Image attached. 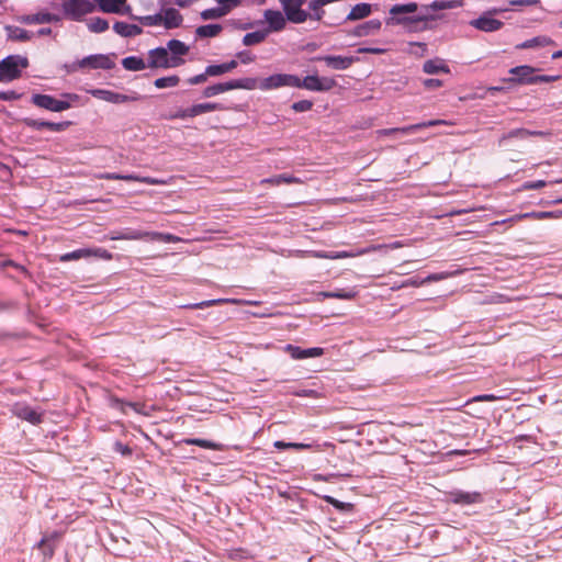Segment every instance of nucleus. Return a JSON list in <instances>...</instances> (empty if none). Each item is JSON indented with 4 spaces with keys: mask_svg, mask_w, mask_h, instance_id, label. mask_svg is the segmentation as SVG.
Returning a JSON list of instances; mask_svg holds the SVG:
<instances>
[{
    "mask_svg": "<svg viewBox=\"0 0 562 562\" xmlns=\"http://www.w3.org/2000/svg\"><path fill=\"white\" fill-rule=\"evenodd\" d=\"M423 71L428 75H435L439 72L449 74L450 68L443 59L435 58L428 59L424 63Z\"/></svg>",
    "mask_w": 562,
    "mask_h": 562,
    "instance_id": "a878e982",
    "label": "nucleus"
},
{
    "mask_svg": "<svg viewBox=\"0 0 562 562\" xmlns=\"http://www.w3.org/2000/svg\"><path fill=\"white\" fill-rule=\"evenodd\" d=\"M510 74L516 76L515 79H512L513 81H518L520 83H537V79H533L535 69L530 66L525 65L512 68Z\"/></svg>",
    "mask_w": 562,
    "mask_h": 562,
    "instance_id": "4be33fe9",
    "label": "nucleus"
},
{
    "mask_svg": "<svg viewBox=\"0 0 562 562\" xmlns=\"http://www.w3.org/2000/svg\"><path fill=\"white\" fill-rule=\"evenodd\" d=\"M100 11L104 13L128 14L131 7L126 4V0H101L98 3Z\"/></svg>",
    "mask_w": 562,
    "mask_h": 562,
    "instance_id": "6ab92c4d",
    "label": "nucleus"
},
{
    "mask_svg": "<svg viewBox=\"0 0 562 562\" xmlns=\"http://www.w3.org/2000/svg\"><path fill=\"white\" fill-rule=\"evenodd\" d=\"M313 106V103L308 100H301V101H297V102H294L292 104V109L295 111V112H306V111H310Z\"/></svg>",
    "mask_w": 562,
    "mask_h": 562,
    "instance_id": "4d7b16f0",
    "label": "nucleus"
},
{
    "mask_svg": "<svg viewBox=\"0 0 562 562\" xmlns=\"http://www.w3.org/2000/svg\"><path fill=\"white\" fill-rule=\"evenodd\" d=\"M547 184L544 180L527 181L521 186L522 190H537L541 189Z\"/></svg>",
    "mask_w": 562,
    "mask_h": 562,
    "instance_id": "052dcab7",
    "label": "nucleus"
},
{
    "mask_svg": "<svg viewBox=\"0 0 562 562\" xmlns=\"http://www.w3.org/2000/svg\"><path fill=\"white\" fill-rule=\"evenodd\" d=\"M5 31H7L8 37L12 41L24 42V41H29L32 38V35L30 34L29 31H26L25 29L19 27V26L10 25V26L5 27Z\"/></svg>",
    "mask_w": 562,
    "mask_h": 562,
    "instance_id": "473e14b6",
    "label": "nucleus"
},
{
    "mask_svg": "<svg viewBox=\"0 0 562 562\" xmlns=\"http://www.w3.org/2000/svg\"><path fill=\"white\" fill-rule=\"evenodd\" d=\"M551 44H553V41L550 37L537 36L518 44L516 47L518 49H527L533 47H542Z\"/></svg>",
    "mask_w": 562,
    "mask_h": 562,
    "instance_id": "2f4dec72",
    "label": "nucleus"
},
{
    "mask_svg": "<svg viewBox=\"0 0 562 562\" xmlns=\"http://www.w3.org/2000/svg\"><path fill=\"white\" fill-rule=\"evenodd\" d=\"M92 257L91 248H81L77 249L67 254H64L60 257L61 261H71V260H79L82 258H89Z\"/></svg>",
    "mask_w": 562,
    "mask_h": 562,
    "instance_id": "58836bf2",
    "label": "nucleus"
},
{
    "mask_svg": "<svg viewBox=\"0 0 562 562\" xmlns=\"http://www.w3.org/2000/svg\"><path fill=\"white\" fill-rule=\"evenodd\" d=\"M382 247L383 246H369L366 248L357 249L355 251H304V254L321 259H344L359 257L374 251H380Z\"/></svg>",
    "mask_w": 562,
    "mask_h": 562,
    "instance_id": "f8f14e48",
    "label": "nucleus"
},
{
    "mask_svg": "<svg viewBox=\"0 0 562 562\" xmlns=\"http://www.w3.org/2000/svg\"><path fill=\"white\" fill-rule=\"evenodd\" d=\"M133 409L134 412L143 415H148V413L145 411V405L138 404V403H125L122 404L121 409L123 413H127V409Z\"/></svg>",
    "mask_w": 562,
    "mask_h": 562,
    "instance_id": "6e6d98bb",
    "label": "nucleus"
},
{
    "mask_svg": "<svg viewBox=\"0 0 562 562\" xmlns=\"http://www.w3.org/2000/svg\"><path fill=\"white\" fill-rule=\"evenodd\" d=\"M456 272H441V273H432L429 274L427 278L424 279L425 283L427 282H436L440 281L450 277H453Z\"/></svg>",
    "mask_w": 562,
    "mask_h": 562,
    "instance_id": "bf43d9fd",
    "label": "nucleus"
},
{
    "mask_svg": "<svg viewBox=\"0 0 562 562\" xmlns=\"http://www.w3.org/2000/svg\"><path fill=\"white\" fill-rule=\"evenodd\" d=\"M257 88V79L256 78H241L235 79L227 82L215 83L206 87L203 90V95L205 98H211L221 93H224L229 90L235 89H245V90H255Z\"/></svg>",
    "mask_w": 562,
    "mask_h": 562,
    "instance_id": "7ed1b4c3",
    "label": "nucleus"
},
{
    "mask_svg": "<svg viewBox=\"0 0 562 562\" xmlns=\"http://www.w3.org/2000/svg\"><path fill=\"white\" fill-rule=\"evenodd\" d=\"M142 24L147 26H156V25H162V14L157 13L154 15H146L138 18Z\"/></svg>",
    "mask_w": 562,
    "mask_h": 562,
    "instance_id": "3c124183",
    "label": "nucleus"
},
{
    "mask_svg": "<svg viewBox=\"0 0 562 562\" xmlns=\"http://www.w3.org/2000/svg\"><path fill=\"white\" fill-rule=\"evenodd\" d=\"M113 30L116 34L123 37H132L139 35L142 33V29L136 24H128L125 22H116L113 25Z\"/></svg>",
    "mask_w": 562,
    "mask_h": 562,
    "instance_id": "cd10ccee",
    "label": "nucleus"
},
{
    "mask_svg": "<svg viewBox=\"0 0 562 562\" xmlns=\"http://www.w3.org/2000/svg\"><path fill=\"white\" fill-rule=\"evenodd\" d=\"M225 15H226L225 11L221 8L220 4L216 8L206 9V10H203L200 13L201 19L204 20V21L217 20V19H221V18H223Z\"/></svg>",
    "mask_w": 562,
    "mask_h": 562,
    "instance_id": "a18cd8bd",
    "label": "nucleus"
},
{
    "mask_svg": "<svg viewBox=\"0 0 562 562\" xmlns=\"http://www.w3.org/2000/svg\"><path fill=\"white\" fill-rule=\"evenodd\" d=\"M228 302L234 303L235 300H229V299L207 300V301H202L200 303L183 305L182 307H184V308H205V307L218 305L222 303H228Z\"/></svg>",
    "mask_w": 562,
    "mask_h": 562,
    "instance_id": "c03bdc74",
    "label": "nucleus"
},
{
    "mask_svg": "<svg viewBox=\"0 0 562 562\" xmlns=\"http://www.w3.org/2000/svg\"><path fill=\"white\" fill-rule=\"evenodd\" d=\"M267 36H268V32H265V31H256V32L247 33L243 37V44L245 46L256 45V44L263 42Z\"/></svg>",
    "mask_w": 562,
    "mask_h": 562,
    "instance_id": "e433bc0d",
    "label": "nucleus"
},
{
    "mask_svg": "<svg viewBox=\"0 0 562 562\" xmlns=\"http://www.w3.org/2000/svg\"><path fill=\"white\" fill-rule=\"evenodd\" d=\"M263 19L265 22L268 24V29L265 30V32H268V34L270 32L283 31L285 29L286 21H289L284 12L272 9L265 10Z\"/></svg>",
    "mask_w": 562,
    "mask_h": 562,
    "instance_id": "4468645a",
    "label": "nucleus"
},
{
    "mask_svg": "<svg viewBox=\"0 0 562 562\" xmlns=\"http://www.w3.org/2000/svg\"><path fill=\"white\" fill-rule=\"evenodd\" d=\"M223 109H224V106L220 103L207 102V103H199V104L192 105L191 112L193 113L194 116H198V115H201V114H204L207 112L218 111V110H223Z\"/></svg>",
    "mask_w": 562,
    "mask_h": 562,
    "instance_id": "f704fd0d",
    "label": "nucleus"
},
{
    "mask_svg": "<svg viewBox=\"0 0 562 562\" xmlns=\"http://www.w3.org/2000/svg\"><path fill=\"white\" fill-rule=\"evenodd\" d=\"M19 98H20V94L13 90L0 91L1 100L9 101V100H16Z\"/></svg>",
    "mask_w": 562,
    "mask_h": 562,
    "instance_id": "774afa93",
    "label": "nucleus"
},
{
    "mask_svg": "<svg viewBox=\"0 0 562 562\" xmlns=\"http://www.w3.org/2000/svg\"><path fill=\"white\" fill-rule=\"evenodd\" d=\"M87 27L92 33H102L109 29V23L102 18H91L87 21Z\"/></svg>",
    "mask_w": 562,
    "mask_h": 562,
    "instance_id": "c9c22d12",
    "label": "nucleus"
},
{
    "mask_svg": "<svg viewBox=\"0 0 562 562\" xmlns=\"http://www.w3.org/2000/svg\"><path fill=\"white\" fill-rule=\"evenodd\" d=\"M299 85V77L290 74H274L262 80L257 79V88L262 91L274 90L282 87H293Z\"/></svg>",
    "mask_w": 562,
    "mask_h": 562,
    "instance_id": "0eeeda50",
    "label": "nucleus"
},
{
    "mask_svg": "<svg viewBox=\"0 0 562 562\" xmlns=\"http://www.w3.org/2000/svg\"><path fill=\"white\" fill-rule=\"evenodd\" d=\"M179 81H180L179 77L173 75V76L157 78L155 80L154 85L158 89H165V88L176 87L179 83Z\"/></svg>",
    "mask_w": 562,
    "mask_h": 562,
    "instance_id": "49530a36",
    "label": "nucleus"
},
{
    "mask_svg": "<svg viewBox=\"0 0 562 562\" xmlns=\"http://www.w3.org/2000/svg\"><path fill=\"white\" fill-rule=\"evenodd\" d=\"M372 12L371 4L358 3L353 5L347 15L348 21H357L369 16Z\"/></svg>",
    "mask_w": 562,
    "mask_h": 562,
    "instance_id": "c85d7f7f",
    "label": "nucleus"
},
{
    "mask_svg": "<svg viewBox=\"0 0 562 562\" xmlns=\"http://www.w3.org/2000/svg\"><path fill=\"white\" fill-rule=\"evenodd\" d=\"M171 119H188V117H194L193 113L191 112V106L187 109H180L175 114L170 116Z\"/></svg>",
    "mask_w": 562,
    "mask_h": 562,
    "instance_id": "0e129e2a",
    "label": "nucleus"
},
{
    "mask_svg": "<svg viewBox=\"0 0 562 562\" xmlns=\"http://www.w3.org/2000/svg\"><path fill=\"white\" fill-rule=\"evenodd\" d=\"M417 9H418V4L416 2H409V3H405V4H395L390 9V14H392L394 18L389 19L386 22L389 24L390 23L406 24V23H412V22H426V21L436 20L439 18V16L429 15V14L418 15L415 18H398L397 16L403 13H414L417 11Z\"/></svg>",
    "mask_w": 562,
    "mask_h": 562,
    "instance_id": "20e7f679",
    "label": "nucleus"
},
{
    "mask_svg": "<svg viewBox=\"0 0 562 562\" xmlns=\"http://www.w3.org/2000/svg\"><path fill=\"white\" fill-rule=\"evenodd\" d=\"M560 216L559 212H529L517 215L515 218L522 220V218H533V220H547V218H558Z\"/></svg>",
    "mask_w": 562,
    "mask_h": 562,
    "instance_id": "4c0bfd02",
    "label": "nucleus"
},
{
    "mask_svg": "<svg viewBox=\"0 0 562 562\" xmlns=\"http://www.w3.org/2000/svg\"><path fill=\"white\" fill-rule=\"evenodd\" d=\"M184 64L183 58L178 56H169L168 49L165 47H157L148 52V67L149 68H176Z\"/></svg>",
    "mask_w": 562,
    "mask_h": 562,
    "instance_id": "423d86ee",
    "label": "nucleus"
},
{
    "mask_svg": "<svg viewBox=\"0 0 562 562\" xmlns=\"http://www.w3.org/2000/svg\"><path fill=\"white\" fill-rule=\"evenodd\" d=\"M88 93H90L92 97L100 99L102 101L113 103V104H121V103H127V102H136L140 101L144 97L137 92H131L128 94L125 93H119L112 90L108 89H90L88 90Z\"/></svg>",
    "mask_w": 562,
    "mask_h": 562,
    "instance_id": "6e6552de",
    "label": "nucleus"
},
{
    "mask_svg": "<svg viewBox=\"0 0 562 562\" xmlns=\"http://www.w3.org/2000/svg\"><path fill=\"white\" fill-rule=\"evenodd\" d=\"M289 22L301 24L308 20L310 13L302 9L306 0H278Z\"/></svg>",
    "mask_w": 562,
    "mask_h": 562,
    "instance_id": "9d476101",
    "label": "nucleus"
},
{
    "mask_svg": "<svg viewBox=\"0 0 562 562\" xmlns=\"http://www.w3.org/2000/svg\"><path fill=\"white\" fill-rule=\"evenodd\" d=\"M223 31V26L221 24H206L201 25L195 29V36L198 38H211L216 37Z\"/></svg>",
    "mask_w": 562,
    "mask_h": 562,
    "instance_id": "c756f323",
    "label": "nucleus"
},
{
    "mask_svg": "<svg viewBox=\"0 0 562 562\" xmlns=\"http://www.w3.org/2000/svg\"><path fill=\"white\" fill-rule=\"evenodd\" d=\"M183 442L187 443V445L199 446V447L204 448V449H212V450H218L220 449V445H217V443H215L213 441L205 440V439H200V438L184 439Z\"/></svg>",
    "mask_w": 562,
    "mask_h": 562,
    "instance_id": "de8ad7c7",
    "label": "nucleus"
},
{
    "mask_svg": "<svg viewBox=\"0 0 562 562\" xmlns=\"http://www.w3.org/2000/svg\"><path fill=\"white\" fill-rule=\"evenodd\" d=\"M381 21L380 20H370L367 21L360 25H358L353 30V35L358 37H364L375 34L381 29Z\"/></svg>",
    "mask_w": 562,
    "mask_h": 562,
    "instance_id": "393cba45",
    "label": "nucleus"
},
{
    "mask_svg": "<svg viewBox=\"0 0 562 562\" xmlns=\"http://www.w3.org/2000/svg\"><path fill=\"white\" fill-rule=\"evenodd\" d=\"M318 295L322 297L351 300L356 296V292L352 290H339L333 292H321Z\"/></svg>",
    "mask_w": 562,
    "mask_h": 562,
    "instance_id": "a19ab883",
    "label": "nucleus"
},
{
    "mask_svg": "<svg viewBox=\"0 0 562 562\" xmlns=\"http://www.w3.org/2000/svg\"><path fill=\"white\" fill-rule=\"evenodd\" d=\"M284 350L290 353L292 359L301 360L307 358H316L321 357L324 353V350L318 347L302 349L297 346L286 345Z\"/></svg>",
    "mask_w": 562,
    "mask_h": 562,
    "instance_id": "aec40b11",
    "label": "nucleus"
},
{
    "mask_svg": "<svg viewBox=\"0 0 562 562\" xmlns=\"http://www.w3.org/2000/svg\"><path fill=\"white\" fill-rule=\"evenodd\" d=\"M236 56L239 58V60L243 64H250L255 60V56L248 50L239 52V53H237Z\"/></svg>",
    "mask_w": 562,
    "mask_h": 562,
    "instance_id": "338daca9",
    "label": "nucleus"
},
{
    "mask_svg": "<svg viewBox=\"0 0 562 562\" xmlns=\"http://www.w3.org/2000/svg\"><path fill=\"white\" fill-rule=\"evenodd\" d=\"M386 52L385 48H381V47H359L358 48V53L360 54H376V55H380V54H384Z\"/></svg>",
    "mask_w": 562,
    "mask_h": 562,
    "instance_id": "69168bd1",
    "label": "nucleus"
},
{
    "mask_svg": "<svg viewBox=\"0 0 562 562\" xmlns=\"http://www.w3.org/2000/svg\"><path fill=\"white\" fill-rule=\"evenodd\" d=\"M92 256L104 260H111L112 254L104 248H91Z\"/></svg>",
    "mask_w": 562,
    "mask_h": 562,
    "instance_id": "680f3d73",
    "label": "nucleus"
},
{
    "mask_svg": "<svg viewBox=\"0 0 562 562\" xmlns=\"http://www.w3.org/2000/svg\"><path fill=\"white\" fill-rule=\"evenodd\" d=\"M464 1L463 0H435L428 5H425V10H451V9H458L463 7Z\"/></svg>",
    "mask_w": 562,
    "mask_h": 562,
    "instance_id": "bb28decb",
    "label": "nucleus"
},
{
    "mask_svg": "<svg viewBox=\"0 0 562 562\" xmlns=\"http://www.w3.org/2000/svg\"><path fill=\"white\" fill-rule=\"evenodd\" d=\"M112 55L95 54L89 55L76 63L70 67V70L76 71L78 69H112L114 61L111 58Z\"/></svg>",
    "mask_w": 562,
    "mask_h": 562,
    "instance_id": "1a4fd4ad",
    "label": "nucleus"
},
{
    "mask_svg": "<svg viewBox=\"0 0 562 562\" xmlns=\"http://www.w3.org/2000/svg\"><path fill=\"white\" fill-rule=\"evenodd\" d=\"M449 502L458 505H472L483 501L481 493L453 490L447 494Z\"/></svg>",
    "mask_w": 562,
    "mask_h": 562,
    "instance_id": "2eb2a0df",
    "label": "nucleus"
},
{
    "mask_svg": "<svg viewBox=\"0 0 562 562\" xmlns=\"http://www.w3.org/2000/svg\"><path fill=\"white\" fill-rule=\"evenodd\" d=\"M109 239L111 240H159L164 243H179L181 238L170 234V233H160V232H148V231H139V229H125L119 233H111L109 235Z\"/></svg>",
    "mask_w": 562,
    "mask_h": 562,
    "instance_id": "f257e3e1",
    "label": "nucleus"
},
{
    "mask_svg": "<svg viewBox=\"0 0 562 562\" xmlns=\"http://www.w3.org/2000/svg\"><path fill=\"white\" fill-rule=\"evenodd\" d=\"M323 4L319 0H311L308 3V8L313 11V13H310L308 19H313L315 21H321L324 16V10Z\"/></svg>",
    "mask_w": 562,
    "mask_h": 562,
    "instance_id": "09e8293b",
    "label": "nucleus"
},
{
    "mask_svg": "<svg viewBox=\"0 0 562 562\" xmlns=\"http://www.w3.org/2000/svg\"><path fill=\"white\" fill-rule=\"evenodd\" d=\"M60 16L58 14L49 13V12H38L35 14H29L21 18V22L25 24H43V23H52L59 22Z\"/></svg>",
    "mask_w": 562,
    "mask_h": 562,
    "instance_id": "412c9836",
    "label": "nucleus"
},
{
    "mask_svg": "<svg viewBox=\"0 0 562 562\" xmlns=\"http://www.w3.org/2000/svg\"><path fill=\"white\" fill-rule=\"evenodd\" d=\"M407 126L405 127H394V128H384L376 131L378 136H391L396 134H403L407 135L411 134L412 131H406Z\"/></svg>",
    "mask_w": 562,
    "mask_h": 562,
    "instance_id": "603ef678",
    "label": "nucleus"
},
{
    "mask_svg": "<svg viewBox=\"0 0 562 562\" xmlns=\"http://www.w3.org/2000/svg\"><path fill=\"white\" fill-rule=\"evenodd\" d=\"M166 48L171 53L170 56H178L179 58H182L189 52V46L178 40H170Z\"/></svg>",
    "mask_w": 562,
    "mask_h": 562,
    "instance_id": "72a5a7b5",
    "label": "nucleus"
},
{
    "mask_svg": "<svg viewBox=\"0 0 562 562\" xmlns=\"http://www.w3.org/2000/svg\"><path fill=\"white\" fill-rule=\"evenodd\" d=\"M449 124L450 123L446 120H430V121H425V122H420L417 124L408 125L406 131H412V133H414V132H417V131L426 128V127H431V126H437V125H449Z\"/></svg>",
    "mask_w": 562,
    "mask_h": 562,
    "instance_id": "79ce46f5",
    "label": "nucleus"
},
{
    "mask_svg": "<svg viewBox=\"0 0 562 562\" xmlns=\"http://www.w3.org/2000/svg\"><path fill=\"white\" fill-rule=\"evenodd\" d=\"M161 14H162V25L166 29L179 27L183 22V18L180 14V12L173 8H168V9L161 10Z\"/></svg>",
    "mask_w": 562,
    "mask_h": 562,
    "instance_id": "5701e85b",
    "label": "nucleus"
},
{
    "mask_svg": "<svg viewBox=\"0 0 562 562\" xmlns=\"http://www.w3.org/2000/svg\"><path fill=\"white\" fill-rule=\"evenodd\" d=\"M409 46L418 48L415 50H413V49L408 50L409 54H413L418 57H422L426 54L427 46L424 43H409Z\"/></svg>",
    "mask_w": 562,
    "mask_h": 562,
    "instance_id": "e2e57ef3",
    "label": "nucleus"
},
{
    "mask_svg": "<svg viewBox=\"0 0 562 562\" xmlns=\"http://www.w3.org/2000/svg\"><path fill=\"white\" fill-rule=\"evenodd\" d=\"M122 66L130 71H140L148 67L145 60L137 56H128L123 58Z\"/></svg>",
    "mask_w": 562,
    "mask_h": 562,
    "instance_id": "7c9ffc66",
    "label": "nucleus"
},
{
    "mask_svg": "<svg viewBox=\"0 0 562 562\" xmlns=\"http://www.w3.org/2000/svg\"><path fill=\"white\" fill-rule=\"evenodd\" d=\"M470 25L483 32H495L502 29L503 22L492 18L490 13H484L477 19L472 20Z\"/></svg>",
    "mask_w": 562,
    "mask_h": 562,
    "instance_id": "a211bd4d",
    "label": "nucleus"
},
{
    "mask_svg": "<svg viewBox=\"0 0 562 562\" xmlns=\"http://www.w3.org/2000/svg\"><path fill=\"white\" fill-rule=\"evenodd\" d=\"M117 180H124V181H137L146 184H159L161 183L159 180L151 178V177H140L137 175H121L119 173Z\"/></svg>",
    "mask_w": 562,
    "mask_h": 562,
    "instance_id": "37998d69",
    "label": "nucleus"
},
{
    "mask_svg": "<svg viewBox=\"0 0 562 562\" xmlns=\"http://www.w3.org/2000/svg\"><path fill=\"white\" fill-rule=\"evenodd\" d=\"M528 133H529V130H526V128L513 130V131L508 132L507 134L503 135V137L501 138V143H503L505 139H508V138H527Z\"/></svg>",
    "mask_w": 562,
    "mask_h": 562,
    "instance_id": "5fc2aeb1",
    "label": "nucleus"
},
{
    "mask_svg": "<svg viewBox=\"0 0 562 562\" xmlns=\"http://www.w3.org/2000/svg\"><path fill=\"white\" fill-rule=\"evenodd\" d=\"M26 124L35 130H38V131L43 130V128H47L53 132H61V131H65L66 128H68V126L70 125V122L54 123V122L40 121V120H29L26 122Z\"/></svg>",
    "mask_w": 562,
    "mask_h": 562,
    "instance_id": "b1692460",
    "label": "nucleus"
},
{
    "mask_svg": "<svg viewBox=\"0 0 562 562\" xmlns=\"http://www.w3.org/2000/svg\"><path fill=\"white\" fill-rule=\"evenodd\" d=\"M63 11L70 20L81 21L94 11V4L89 0H68L63 3Z\"/></svg>",
    "mask_w": 562,
    "mask_h": 562,
    "instance_id": "9b49d317",
    "label": "nucleus"
},
{
    "mask_svg": "<svg viewBox=\"0 0 562 562\" xmlns=\"http://www.w3.org/2000/svg\"><path fill=\"white\" fill-rule=\"evenodd\" d=\"M216 2L221 5L227 15L232 10L238 8L243 0H216Z\"/></svg>",
    "mask_w": 562,
    "mask_h": 562,
    "instance_id": "864d4df0",
    "label": "nucleus"
},
{
    "mask_svg": "<svg viewBox=\"0 0 562 562\" xmlns=\"http://www.w3.org/2000/svg\"><path fill=\"white\" fill-rule=\"evenodd\" d=\"M206 74L210 77H216L226 74V70L224 68L223 64L220 65H210L206 67Z\"/></svg>",
    "mask_w": 562,
    "mask_h": 562,
    "instance_id": "13d9d810",
    "label": "nucleus"
},
{
    "mask_svg": "<svg viewBox=\"0 0 562 562\" xmlns=\"http://www.w3.org/2000/svg\"><path fill=\"white\" fill-rule=\"evenodd\" d=\"M63 99H56L49 94H33L32 102L38 108L52 111L63 112L71 108L74 103H78L80 97L75 93H64Z\"/></svg>",
    "mask_w": 562,
    "mask_h": 562,
    "instance_id": "f03ea898",
    "label": "nucleus"
},
{
    "mask_svg": "<svg viewBox=\"0 0 562 562\" xmlns=\"http://www.w3.org/2000/svg\"><path fill=\"white\" fill-rule=\"evenodd\" d=\"M273 446L277 449H296V450H304L308 449L311 446L307 443H301V442H284L281 440L274 441Z\"/></svg>",
    "mask_w": 562,
    "mask_h": 562,
    "instance_id": "8fccbe9b",
    "label": "nucleus"
},
{
    "mask_svg": "<svg viewBox=\"0 0 562 562\" xmlns=\"http://www.w3.org/2000/svg\"><path fill=\"white\" fill-rule=\"evenodd\" d=\"M12 413L33 425L40 424L42 422L43 413L34 409L25 403H15L12 407Z\"/></svg>",
    "mask_w": 562,
    "mask_h": 562,
    "instance_id": "dca6fc26",
    "label": "nucleus"
},
{
    "mask_svg": "<svg viewBox=\"0 0 562 562\" xmlns=\"http://www.w3.org/2000/svg\"><path fill=\"white\" fill-rule=\"evenodd\" d=\"M336 86V81L328 77L306 76L303 80L299 78L295 88H304L310 91H328Z\"/></svg>",
    "mask_w": 562,
    "mask_h": 562,
    "instance_id": "ddd939ff",
    "label": "nucleus"
},
{
    "mask_svg": "<svg viewBox=\"0 0 562 562\" xmlns=\"http://www.w3.org/2000/svg\"><path fill=\"white\" fill-rule=\"evenodd\" d=\"M297 182H300V180L297 178L289 176V175H280V176H274V177L261 180V183H270L273 186H280L282 183L290 184V183H297Z\"/></svg>",
    "mask_w": 562,
    "mask_h": 562,
    "instance_id": "ea45409f",
    "label": "nucleus"
},
{
    "mask_svg": "<svg viewBox=\"0 0 562 562\" xmlns=\"http://www.w3.org/2000/svg\"><path fill=\"white\" fill-rule=\"evenodd\" d=\"M317 59L323 60L328 67L336 69V70L348 69L352 64L359 61L358 57L334 56V55H326L323 57H318Z\"/></svg>",
    "mask_w": 562,
    "mask_h": 562,
    "instance_id": "f3484780",
    "label": "nucleus"
},
{
    "mask_svg": "<svg viewBox=\"0 0 562 562\" xmlns=\"http://www.w3.org/2000/svg\"><path fill=\"white\" fill-rule=\"evenodd\" d=\"M27 67V59L19 55L8 56L0 61V80L12 81Z\"/></svg>",
    "mask_w": 562,
    "mask_h": 562,
    "instance_id": "39448f33",
    "label": "nucleus"
}]
</instances>
